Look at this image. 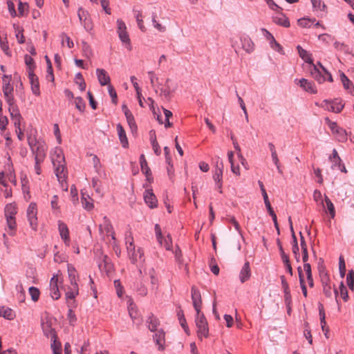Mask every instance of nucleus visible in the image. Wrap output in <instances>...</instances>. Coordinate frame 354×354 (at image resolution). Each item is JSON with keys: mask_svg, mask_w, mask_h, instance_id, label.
Returning a JSON list of instances; mask_svg holds the SVG:
<instances>
[{"mask_svg": "<svg viewBox=\"0 0 354 354\" xmlns=\"http://www.w3.org/2000/svg\"><path fill=\"white\" fill-rule=\"evenodd\" d=\"M58 230L62 239L66 245H69L70 236L69 230L66 223L62 221H58Z\"/></svg>", "mask_w": 354, "mask_h": 354, "instance_id": "12", "label": "nucleus"}, {"mask_svg": "<svg viewBox=\"0 0 354 354\" xmlns=\"http://www.w3.org/2000/svg\"><path fill=\"white\" fill-rule=\"evenodd\" d=\"M28 78L31 84V90L33 94L36 96H39L40 95L39 79L35 74L34 71H30L28 73Z\"/></svg>", "mask_w": 354, "mask_h": 354, "instance_id": "14", "label": "nucleus"}, {"mask_svg": "<svg viewBox=\"0 0 354 354\" xmlns=\"http://www.w3.org/2000/svg\"><path fill=\"white\" fill-rule=\"evenodd\" d=\"M16 37L19 44H24L25 42V37L21 28H17V30H16Z\"/></svg>", "mask_w": 354, "mask_h": 354, "instance_id": "53", "label": "nucleus"}, {"mask_svg": "<svg viewBox=\"0 0 354 354\" xmlns=\"http://www.w3.org/2000/svg\"><path fill=\"white\" fill-rule=\"evenodd\" d=\"M298 25L302 28L310 27V21L309 19L302 18L297 21Z\"/></svg>", "mask_w": 354, "mask_h": 354, "instance_id": "59", "label": "nucleus"}, {"mask_svg": "<svg viewBox=\"0 0 354 354\" xmlns=\"http://www.w3.org/2000/svg\"><path fill=\"white\" fill-rule=\"evenodd\" d=\"M144 199L146 203V204L150 207V208H154L156 207L158 205V201L153 193L152 189H146L144 193Z\"/></svg>", "mask_w": 354, "mask_h": 354, "instance_id": "15", "label": "nucleus"}, {"mask_svg": "<svg viewBox=\"0 0 354 354\" xmlns=\"http://www.w3.org/2000/svg\"><path fill=\"white\" fill-rule=\"evenodd\" d=\"M241 42L242 48L248 53H251L254 49V44L247 35H244L240 37Z\"/></svg>", "mask_w": 354, "mask_h": 354, "instance_id": "18", "label": "nucleus"}, {"mask_svg": "<svg viewBox=\"0 0 354 354\" xmlns=\"http://www.w3.org/2000/svg\"><path fill=\"white\" fill-rule=\"evenodd\" d=\"M279 14L273 17V21L277 25L281 26L285 28L290 26V21L288 18L282 12H278Z\"/></svg>", "mask_w": 354, "mask_h": 354, "instance_id": "23", "label": "nucleus"}, {"mask_svg": "<svg viewBox=\"0 0 354 354\" xmlns=\"http://www.w3.org/2000/svg\"><path fill=\"white\" fill-rule=\"evenodd\" d=\"M100 1L101 6H102L103 10H104V12L108 15H111V8L109 7V0H100Z\"/></svg>", "mask_w": 354, "mask_h": 354, "instance_id": "61", "label": "nucleus"}, {"mask_svg": "<svg viewBox=\"0 0 354 354\" xmlns=\"http://www.w3.org/2000/svg\"><path fill=\"white\" fill-rule=\"evenodd\" d=\"M108 91L110 95V97H111L112 102L114 104H116L118 103V96L117 93L115 90L114 89L113 86L111 84H109L108 86Z\"/></svg>", "mask_w": 354, "mask_h": 354, "instance_id": "46", "label": "nucleus"}, {"mask_svg": "<svg viewBox=\"0 0 354 354\" xmlns=\"http://www.w3.org/2000/svg\"><path fill=\"white\" fill-rule=\"evenodd\" d=\"M29 294L31 297V299L33 301H37L39 298L40 292L39 289L36 287L31 286L29 288Z\"/></svg>", "mask_w": 354, "mask_h": 354, "instance_id": "39", "label": "nucleus"}, {"mask_svg": "<svg viewBox=\"0 0 354 354\" xmlns=\"http://www.w3.org/2000/svg\"><path fill=\"white\" fill-rule=\"evenodd\" d=\"M151 142L156 155L159 156L161 153L160 147L156 140L155 133L153 135L151 134Z\"/></svg>", "mask_w": 354, "mask_h": 354, "instance_id": "36", "label": "nucleus"}, {"mask_svg": "<svg viewBox=\"0 0 354 354\" xmlns=\"http://www.w3.org/2000/svg\"><path fill=\"white\" fill-rule=\"evenodd\" d=\"M251 277V270L250 267V262L246 261L242 267L239 273V279L241 283H245Z\"/></svg>", "mask_w": 354, "mask_h": 354, "instance_id": "19", "label": "nucleus"}, {"mask_svg": "<svg viewBox=\"0 0 354 354\" xmlns=\"http://www.w3.org/2000/svg\"><path fill=\"white\" fill-rule=\"evenodd\" d=\"M171 82V80L169 78H167L165 82V88L160 89V95L164 96L167 100H169L171 98V93L176 90V88H171L169 85Z\"/></svg>", "mask_w": 354, "mask_h": 354, "instance_id": "25", "label": "nucleus"}, {"mask_svg": "<svg viewBox=\"0 0 354 354\" xmlns=\"http://www.w3.org/2000/svg\"><path fill=\"white\" fill-rule=\"evenodd\" d=\"M321 107L333 113H340L344 107L342 100L336 98L333 100H324L321 104Z\"/></svg>", "mask_w": 354, "mask_h": 354, "instance_id": "7", "label": "nucleus"}, {"mask_svg": "<svg viewBox=\"0 0 354 354\" xmlns=\"http://www.w3.org/2000/svg\"><path fill=\"white\" fill-rule=\"evenodd\" d=\"M127 121L132 132L137 131V125L133 114L126 116Z\"/></svg>", "mask_w": 354, "mask_h": 354, "instance_id": "42", "label": "nucleus"}, {"mask_svg": "<svg viewBox=\"0 0 354 354\" xmlns=\"http://www.w3.org/2000/svg\"><path fill=\"white\" fill-rule=\"evenodd\" d=\"M77 15L80 22L82 21L84 18L88 17V12L84 10L82 8L78 9Z\"/></svg>", "mask_w": 354, "mask_h": 354, "instance_id": "62", "label": "nucleus"}, {"mask_svg": "<svg viewBox=\"0 0 354 354\" xmlns=\"http://www.w3.org/2000/svg\"><path fill=\"white\" fill-rule=\"evenodd\" d=\"M174 255H175L176 261L179 264H182L183 263L182 252H181L180 248L178 245L175 248Z\"/></svg>", "mask_w": 354, "mask_h": 354, "instance_id": "55", "label": "nucleus"}, {"mask_svg": "<svg viewBox=\"0 0 354 354\" xmlns=\"http://www.w3.org/2000/svg\"><path fill=\"white\" fill-rule=\"evenodd\" d=\"M135 289L137 293L142 297L147 295V288L141 281L135 284Z\"/></svg>", "mask_w": 354, "mask_h": 354, "instance_id": "34", "label": "nucleus"}, {"mask_svg": "<svg viewBox=\"0 0 354 354\" xmlns=\"http://www.w3.org/2000/svg\"><path fill=\"white\" fill-rule=\"evenodd\" d=\"M268 6L273 10L277 12H280L282 10V8L279 7L277 4H276L273 0H266Z\"/></svg>", "mask_w": 354, "mask_h": 354, "instance_id": "60", "label": "nucleus"}, {"mask_svg": "<svg viewBox=\"0 0 354 354\" xmlns=\"http://www.w3.org/2000/svg\"><path fill=\"white\" fill-rule=\"evenodd\" d=\"M339 291L343 300L344 301H347L348 299V291L343 281H342L339 284Z\"/></svg>", "mask_w": 354, "mask_h": 354, "instance_id": "47", "label": "nucleus"}, {"mask_svg": "<svg viewBox=\"0 0 354 354\" xmlns=\"http://www.w3.org/2000/svg\"><path fill=\"white\" fill-rule=\"evenodd\" d=\"M0 47L6 55L11 56V53L7 41H2V39H1Z\"/></svg>", "mask_w": 354, "mask_h": 354, "instance_id": "51", "label": "nucleus"}, {"mask_svg": "<svg viewBox=\"0 0 354 354\" xmlns=\"http://www.w3.org/2000/svg\"><path fill=\"white\" fill-rule=\"evenodd\" d=\"M151 20L153 23V27L160 32H164L166 31V27L162 26L157 21V14L156 12H153L151 15Z\"/></svg>", "mask_w": 354, "mask_h": 354, "instance_id": "31", "label": "nucleus"}, {"mask_svg": "<svg viewBox=\"0 0 354 354\" xmlns=\"http://www.w3.org/2000/svg\"><path fill=\"white\" fill-rule=\"evenodd\" d=\"M325 203L331 218H334L335 216V207L332 201L328 198L327 196H325Z\"/></svg>", "mask_w": 354, "mask_h": 354, "instance_id": "37", "label": "nucleus"}, {"mask_svg": "<svg viewBox=\"0 0 354 354\" xmlns=\"http://www.w3.org/2000/svg\"><path fill=\"white\" fill-rule=\"evenodd\" d=\"M195 322L197 327L198 337L201 339L203 337L207 338L209 336L208 324L204 314L201 311L196 313Z\"/></svg>", "mask_w": 354, "mask_h": 354, "instance_id": "4", "label": "nucleus"}, {"mask_svg": "<svg viewBox=\"0 0 354 354\" xmlns=\"http://www.w3.org/2000/svg\"><path fill=\"white\" fill-rule=\"evenodd\" d=\"M118 137L120 141V143L123 148H128L129 147V142L128 139L126 135V132L122 126L121 124L118 123L116 126Z\"/></svg>", "mask_w": 354, "mask_h": 354, "instance_id": "22", "label": "nucleus"}, {"mask_svg": "<svg viewBox=\"0 0 354 354\" xmlns=\"http://www.w3.org/2000/svg\"><path fill=\"white\" fill-rule=\"evenodd\" d=\"M22 119V117L19 118L18 125L16 126L15 123H14V126L16 129V133H17V137L19 140H22L24 139V133L21 129L20 124H21V120Z\"/></svg>", "mask_w": 354, "mask_h": 354, "instance_id": "52", "label": "nucleus"}, {"mask_svg": "<svg viewBox=\"0 0 354 354\" xmlns=\"http://www.w3.org/2000/svg\"><path fill=\"white\" fill-rule=\"evenodd\" d=\"M26 216L31 229L34 231H37L38 227V218L36 203L32 202L30 203L26 210Z\"/></svg>", "mask_w": 354, "mask_h": 354, "instance_id": "6", "label": "nucleus"}, {"mask_svg": "<svg viewBox=\"0 0 354 354\" xmlns=\"http://www.w3.org/2000/svg\"><path fill=\"white\" fill-rule=\"evenodd\" d=\"M118 36L121 41L126 44V47L128 50H131V40L129 34L127 31V26L124 22L122 19L117 20Z\"/></svg>", "mask_w": 354, "mask_h": 354, "instance_id": "8", "label": "nucleus"}, {"mask_svg": "<svg viewBox=\"0 0 354 354\" xmlns=\"http://www.w3.org/2000/svg\"><path fill=\"white\" fill-rule=\"evenodd\" d=\"M334 134L336 135L337 139L339 142H343L347 140V133L346 131L342 128L337 129Z\"/></svg>", "mask_w": 354, "mask_h": 354, "instance_id": "38", "label": "nucleus"}, {"mask_svg": "<svg viewBox=\"0 0 354 354\" xmlns=\"http://www.w3.org/2000/svg\"><path fill=\"white\" fill-rule=\"evenodd\" d=\"M339 271L340 277L344 278L346 274V264L344 259L342 255L339 257Z\"/></svg>", "mask_w": 354, "mask_h": 354, "instance_id": "41", "label": "nucleus"}, {"mask_svg": "<svg viewBox=\"0 0 354 354\" xmlns=\"http://www.w3.org/2000/svg\"><path fill=\"white\" fill-rule=\"evenodd\" d=\"M136 17V21H137V23H138V25L140 29L142 32H145L146 28H145V26L143 25V21L142 19V14H141V12H138L137 13Z\"/></svg>", "mask_w": 354, "mask_h": 354, "instance_id": "58", "label": "nucleus"}, {"mask_svg": "<svg viewBox=\"0 0 354 354\" xmlns=\"http://www.w3.org/2000/svg\"><path fill=\"white\" fill-rule=\"evenodd\" d=\"M82 203L83 207L87 210H91L94 207L93 203L90 202L89 200L84 196V194H82Z\"/></svg>", "mask_w": 354, "mask_h": 354, "instance_id": "49", "label": "nucleus"}, {"mask_svg": "<svg viewBox=\"0 0 354 354\" xmlns=\"http://www.w3.org/2000/svg\"><path fill=\"white\" fill-rule=\"evenodd\" d=\"M340 80L342 82V84L344 86V88L351 92V89L353 88V84L351 82V81L348 78V77L344 73H340Z\"/></svg>", "mask_w": 354, "mask_h": 354, "instance_id": "30", "label": "nucleus"}, {"mask_svg": "<svg viewBox=\"0 0 354 354\" xmlns=\"http://www.w3.org/2000/svg\"><path fill=\"white\" fill-rule=\"evenodd\" d=\"M17 213V208L15 203L7 204L4 209L5 217H15Z\"/></svg>", "mask_w": 354, "mask_h": 354, "instance_id": "27", "label": "nucleus"}, {"mask_svg": "<svg viewBox=\"0 0 354 354\" xmlns=\"http://www.w3.org/2000/svg\"><path fill=\"white\" fill-rule=\"evenodd\" d=\"M6 102L8 104V111L11 120L16 126L18 125L19 118H21V113L17 105L15 103L13 93L3 94Z\"/></svg>", "mask_w": 354, "mask_h": 354, "instance_id": "5", "label": "nucleus"}, {"mask_svg": "<svg viewBox=\"0 0 354 354\" xmlns=\"http://www.w3.org/2000/svg\"><path fill=\"white\" fill-rule=\"evenodd\" d=\"M0 317H3L6 319L12 320L15 317V312L10 308L0 306Z\"/></svg>", "mask_w": 354, "mask_h": 354, "instance_id": "26", "label": "nucleus"}, {"mask_svg": "<svg viewBox=\"0 0 354 354\" xmlns=\"http://www.w3.org/2000/svg\"><path fill=\"white\" fill-rule=\"evenodd\" d=\"M322 286L330 285V278L327 273L320 274Z\"/></svg>", "mask_w": 354, "mask_h": 354, "instance_id": "64", "label": "nucleus"}, {"mask_svg": "<svg viewBox=\"0 0 354 354\" xmlns=\"http://www.w3.org/2000/svg\"><path fill=\"white\" fill-rule=\"evenodd\" d=\"M51 159L57 180L60 183L62 189L67 191L68 185L66 178L68 171L66 167L65 158L62 149L56 148L54 153L52 155Z\"/></svg>", "mask_w": 354, "mask_h": 354, "instance_id": "1", "label": "nucleus"}, {"mask_svg": "<svg viewBox=\"0 0 354 354\" xmlns=\"http://www.w3.org/2000/svg\"><path fill=\"white\" fill-rule=\"evenodd\" d=\"M314 8L319 9L320 10L324 11L326 6L323 3H322V0H310Z\"/></svg>", "mask_w": 354, "mask_h": 354, "instance_id": "50", "label": "nucleus"}, {"mask_svg": "<svg viewBox=\"0 0 354 354\" xmlns=\"http://www.w3.org/2000/svg\"><path fill=\"white\" fill-rule=\"evenodd\" d=\"M6 218L8 227L11 231L10 235L13 236L15 235V231L17 227L15 217H6Z\"/></svg>", "mask_w": 354, "mask_h": 354, "instance_id": "33", "label": "nucleus"}, {"mask_svg": "<svg viewBox=\"0 0 354 354\" xmlns=\"http://www.w3.org/2000/svg\"><path fill=\"white\" fill-rule=\"evenodd\" d=\"M298 84L305 91L308 92L310 93H316L317 92L315 84L313 82L309 81L307 79H305V78L300 79L298 81Z\"/></svg>", "mask_w": 354, "mask_h": 354, "instance_id": "16", "label": "nucleus"}, {"mask_svg": "<svg viewBox=\"0 0 354 354\" xmlns=\"http://www.w3.org/2000/svg\"><path fill=\"white\" fill-rule=\"evenodd\" d=\"M61 37H62V44H64V39H65V41L66 42V44H67V46L69 48H71L73 47L74 44H73V41L71 39V38L66 34H65L64 32H62L61 34Z\"/></svg>", "mask_w": 354, "mask_h": 354, "instance_id": "54", "label": "nucleus"}, {"mask_svg": "<svg viewBox=\"0 0 354 354\" xmlns=\"http://www.w3.org/2000/svg\"><path fill=\"white\" fill-rule=\"evenodd\" d=\"M129 257L132 263H136L139 259H141L144 255L143 250L138 248L137 250L136 249L135 244L129 245L127 248Z\"/></svg>", "mask_w": 354, "mask_h": 354, "instance_id": "10", "label": "nucleus"}, {"mask_svg": "<svg viewBox=\"0 0 354 354\" xmlns=\"http://www.w3.org/2000/svg\"><path fill=\"white\" fill-rule=\"evenodd\" d=\"M75 103L77 109H78L80 112L84 111L86 104L82 97H77L75 100Z\"/></svg>", "mask_w": 354, "mask_h": 354, "instance_id": "44", "label": "nucleus"}, {"mask_svg": "<svg viewBox=\"0 0 354 354\" xmlns=\"http://www.w3.org/2000/svg\"><path fill=\"white\" fill-rule=\"evenodd\" d=\"M153 336V341L158 346V350L163 351L165 349V333L162 329L154 331Z\"/></svg>", "mask_w": 354, "mask_h": 354, "instance_id": "13", "label": "nucleus"}, {"mask_svg": "<svg viewBox=\"0 0 354 354\" xmlns=\"http://www.w3.org/2000/svg\"><path fill=\"white\" fill-rule=\"evenodd\" d=\"M154 230H155L156 236V239H157L158 243L161 245H163L167 250H171V248H172V240H171V236L169 234H168L167 236V237L164 239V243H163V236L162 234L161 228H160V225L156 224Z\"/></svg>", "mask_w": 354, "mask_h": 354, "instance_id": "9", "label": "nucleus"}, {"mask_svg": "<svg viewBox=\"0 0 354 354\" xmlns=\"http://www.w3.org/2000/svg\"><path fill=\"white\" fill-rule=\"evenodd\" d=\"M162 110L165 117V128L171 127L172 126V123L169 122V118L173 115L172 112L165 108H162Z\"/></svg>", "mask_w": 354, "mask_h": 354, "instance_id": "45", "label": "nucleus"}, {"mask_svg": "<svg viewBox=\"0 0 354 354\" xmlns=\"http://www.w3.org/2000/svg\"><path fill=\"white\" fill-rule=\"evenodd\" d=\"M3 94L12 93L14 88L13 86L9 83H5L2 86Z\"/></svg>", "mask_w": 354, "mask_h": 354, "instance_id": "63", "label": "nucleus"}, {"mask_svg": "<svg viewBox=\"0 0 354 354\" xmlns=\"http://www.w3.org/2000/svg\"><path fill=\"white\" fill-rule=\"evenodd\" d=\"M313 68L310 71L312 77L317 81L319 84L324 82L326 80V76L313 64Z\"/></svg>", "mask_w": 354, "mask_h": 354, "instance_id": "24", "label": "nucleus"}, {"mask_svg": "<svg viewBox=\"0 0 354 354\" xmlns=\"http://www.w3.org/2000/svg\"><path fill=\"white\" fill-rule=\"evenodd\" d=\"M53 342L51 344V348L53 351L54 354H61L62 346L59 342L56 341V338H53Z\"/></svg>", "mask_w": 354, "mask_h": 354, "instance_id": "48", "label": "nucleus"}, {"mask_svg": "<svg viewBox=\"0 0 354 354\" xmlns=\"http://www.w3.org/2000/svg\"><path fill=\"white\" fill-rule=\"evenodd\" d=\"M24 61L28 66V73H29L30 71H34L35 68L34 59L30 55L26 54L24 56Z\"/></svg>", "mask_w": 354, "mask_h": 354, "instance_id": "35", "label": "nucleus"}, {"mask_svg": "<svg viewBox=\"0 0 354 354\" xmlns=\"http://www.w3.org/2000/svg\"><path fill=\"white\" fill-rule=\"evenodd\" d=\"M42 328L44 333L46 336H51V339L56 338V333L54 329H53L50 325L47 322L46 324H42Z\"/></svg>", "mask_w": 354, "mask_h": 354, "instance_id": "32", "label": "nucleus"}, {"mask_svg": "<svg viewBox=\"0 0 354 354\" xmlns=\"http://www.w3.org/2000/svg\"><path fill=\"white\" fill-rule=\"evenodd\" d=\"M318 309L322 329L324 332L326 337H328L327 333H328L329 329L328 327H326L325 310L322 304L319 303Z\"/></svg>", "mask_w": 354, "mask_h": 354, "instance_id": "20", "label": "nucleus"}, {"mask_svg": "<svg viewBox=\"0 0 354 354\" xmlns=\"http://www.w3.org/2000/svg\"><path fill=\"white\" fill-rule=\"evenodd\" d=\"M50 205L53 211H59V207L58 206V196L57 195H54L53 196L50 201Z\"/></svg>", "mask_w": 354, "mask_h": 354, "instance_id": "56", "label": "nucleus"}, {"mask_svg": "<svg viewBox=\"0 0 354 354\" xmlns=\"http://www.w3.org/2000/svg\"><path fill=\"white\" fill-rule=\"evenodd\" d=\"M192 293V300L193 303V306L196 313L201 311L202 307V299L201 295L198 288L195 286H192L191 289Z\"/></svg>", "mask_w": 354, "mask_h": 354, "instance_id": "11", "label": "nucleus"}, {"mask_svg": "<svg viewBox=\"0 0 354 354\" xmlns=\"http://www.w3.org/2000/svg\"><path fill=\"white\" fill-rule=\"evenodd\" d=\"M50 295L54 300H57L60 297V292L59 290L58 285L50 286Z\"/></svg>", "mask_w": 354, "mask_h": 354, "instance_id": "43", "label": "nucleus"}, {"mask_svg": "<svg viewBox=\"0 0 354 354\" xmlns=\"http://www.w3.org/2000/svg\"><path fill=\"white\" fill-rule=\"evenodd\" d=\"M277 244L279 248L281 258L283 263H288L289 257L288 256V254L285 253L282 244L279 239L277 240Z\"/></svg>", "mask_w": 354, "mask_h": 354, "instance_id": "40", "label": "nucleus"}, {"mask_svg": "<svg viewBox=\"0 0 354 354\" xmlns=\"http://www.w3.org/2000/svg\"><path fill=\"white\" fill-rule=\"evenodd\" d=\"M96 75L101 86L110 84L111 79L107 72L103 68L96 69Z\"/></svg>", "mask_w": 354, "mask_h": 354, "instance_id": "17", "label": "nucleus"}, {"mask_svg": "<svg viewBox=\"0 0 354 354\" xmlns=\"http://www.w3.org/2000/svg\"><path fill=\"white\" fill-rule=\"evenodd\" d=\"M140 164L142 172L146 176L147 180L150 181L151 178V171L144 154H141L140 156Z\"/></svg>", "mask_w": 354, "mask_h": 354, "instance_id": "21", "label": "nucleus"}, {"mask_svg": "<svg viewBox=\"0 0 354 354\" xmlns=\"http://www.w3.org/2000/svg\"><path fill=\"white\" fill-rule=\"evenodd\" d=\"M114 286L116 289L117 295L119 297H121L122 295V286L119 279H116L114 281Z\"/></svg>", "mask_w": 354, "mask_h": 354, "instance_id": "57", "label": "nucleus"}, {"mask_svg": "<svg viewBox=\"0 0 354 354\" xmlns=\"http://www.w3.org/2000/svg\"><path fill=\"white\" fill-rule=\"evenodd\" d=\"M148 324V328L151 332H154L158 330V327L160 325V321L158 318L153 316V315H151L147 321Z\"/></svg>", "mask_w": 354, "mask_h": 354, "instance_id": "28", "label": "nucleus"}, {"mask_svg": "<svg viewBox=\"0 0 354 354\" xmlns=\"http://www.w3.org/2000/svg\"><path fill=\"white\" fill-rule=\"evenodd\" d=\"M297 49L298 50L299 55L300 57L304 59L306 62L313 64V61L311 57V55L308 53V52L304 49H303L300 46H297Z\"/></svg>", "mask_w": 354, "mask_h": 354, "instance_id": "29", "label": "nucleus"}, {"mask_svg": "<svg viewBox=\"0 0 354 354\" xmlns=\"http://www.w3.org/2000/svg\"><path fill=\"white\" fill-rule=\"evenodd\" d=\"M28 143L35 157V160L44 161L46 156L47 146L42 140H37L35 137L29 136Z\"/></svg>", "mask_w": 354, "mask_h": 354, "instance_id": "3", "label": "nucleus"}, {"mask_svg": "<svg viewBox=\"0 0 354 354\" xmlns=\"http://www.w3.org/2000/svg\"><path fill=\"white\" fill-rule=\"evenodd\" d=\"M68 277L70 285L68 286L65 295L66 300H73L79 295L77 280L79 275L75 268L72 264L67 266Z\"/></svg>", "mask_w": 354, "mask_h": 354, "instance_id": "2", "label": "nucleus"}]
</instances>
